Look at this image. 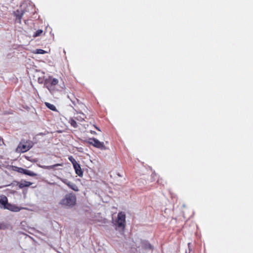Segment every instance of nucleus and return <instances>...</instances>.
I'll use <instances>...</instances> for the list:
<instances>
[{"label":"nucleus","mask_w":253,"mask_h":253,"mask_svg":"<svg viewBox=\"0 0 253 253\" xmlns=\"http://www.w3.org/2000/svg\"><path fill=\"white\" fill-rule=\"evenodd\" d=\"M77 198L75 194L70 193L67 194L60 200L59 205L62 207L70 209L73 207L76 204Z\"/></svg>","instance_id":"f257e3e1"},{"label":"nucleus","mask_w":253,"mask_h":253,"mask_svg":"<svg viewBox=\"0 0 253 253\" xmlns=\"http://www.w3.org/2000/svg\"><path fill=\"white\" fill-rule=\"evenodd\" d=\"M126 215L122 212H119L118 214L117 219L113 221V223L116 230H124L125 227Z\"/></svg>","instance_id":"f03ea898"},{"label":"nucleus","mask_w":253,"mask_h":253,"mask_svg":"<svg viewBox=\"0 0 253 253\" xmlns=\"http://www.w3.org/2000/svg\"><path fill=\"white\" fill-rule=\"evenodd\" d=\"M31 7V5H28L26 3H23L15 11V16H20L24 15L28 16L29 14H30L29 10V8Z\"/></svg>","instance_id":"7ed1b4c3"},{"label":"nucleus","mask_w":253,"mask_h":253,"mask_svg":"<svg viewBox=\"0 0 253 253\" xmlns=\"http://www.w3.org/2000/svg\"><path fill=\"white\" fill-rule=\"evenodd\" d=\"M33 143L32 141H29L25 142V141L22 140L18 146L17 150H18V149L21 148V151L22 152H25L30 150L33 147Z\"/></svg>","instance_id":"20e7f679"},{"label":"nucleus","mask_w":253,"mask_h":253,"mask_svg":"<svg viewBox=\"0 0 253 253\" xmlns=\"http://www.w3.org/2000/svg\"><path fill=\"white\" fill-rule=\"evenodd\" d=\"M90 144L101 150L106 149V147L104 145L103 142H100L98 139L95 138H90L88 141Z\"/></svg>","instance_id":"39448f33"},{"label":"nucleus","mask_w":253,"mask_h":253,"mask_svg":"<svg viewBox=\"0 0 253 253\" xmlns=\"http://www.w3.org/2000/svg\"><path fill=\"white\" fill-rule=\"evenodd\" d=\"M60 180L75 191H78V186L74 183L69 182L67 179L59 178Z\"/></svg>","instance_id":"423d86ee"},{"label":"nucleus","mask_w":253,"mask_h":253,"mask_svg":"<svg viewBox=\"0 0 253 253\" xmlns=\"http://www.w3.org/2000/svg\"><path fill=\"white\" fill-rule=\"evenodd\" d=\"M73 167L75 170L76 173L79 176L82 177L83 175V171H82L80 164H79L76 161L73 162Z\"/></svg>","instance_id":"0eeeda50"},{"label":"nucleus","mask_w":253,"mask_h":253,"mask_svg":"<svg viewBox=\"0 0 253 253\" xmlns=\"http://www.w3.org/2000/svg\"><path fill=\"white\" fill-rule=\"evenodd\" d=\"M22 209V208H19L14 205H12L10 203L7 205V206L4 207V209H7L13 212L19 211Z\"/></svg>","instance_id":"6e6552de"},{"label":"nucleus","mask_w":253,"mask_h":253,"mask_svg":"<svg viewBox=\"0 0 253 253\" xmlns=\"http://www.w3.org/2000/svg\"><path fill=\"white\" fill-rule=\"evenodd\" d=\"M52 77H49L48 79H45L44 82V85L51 93H54L55 91L54 87H53V86L48 85V84H49V80L50 81Z\"/></svg>","instance_id":"1a4fd4ad"},{"label":"nucleus","mask_w":253,"mask_h":253,"mask_svg":"<svg viewBox=\"0 0 253 253\" xmlns=\"http://www.w3.org/2000/svg\"><path fill=\"white\" fill-rule=\"evenodd\" d=\"M8 204L9 203H8L7 198L5 196L2 195L0 196V208L4 209V207L7 206V205H8Z\"/></svg>","instance_id":"9d476101"},{"label":"nucleus","mask_w":253,"mask_h":253,"mask_svg":"<svg viewBox=\"0 0 253 253\" xmlns=\"http://www.w3.org/2000/svg\"><path fill=\"white\" fill-rule=\"evenodd\" d=\"M68 98L71 100L72 104H71L70 106L72 107H73V106H75L77 102H78V99L76 98L75 95L72 93H70L67 95Z\"/></svg>","instance_id":"9b49d317"},{"label":"nucleus","mask_w":253,"mask_h":253,"mask_svg":"<svg viewBox=\"0 0 253 253\" xmlns=\"http://www.w3.org/2000/svg\"><path fill=\"white\" fill-rule=\"evenodd\" d=\"M14 182H16L17 185H19V187L20 188H23L25 187H29L32 185V183L31 182L27 181H21L20 183L14 181Z\"/></svg>","instance_id":"f8f14e48"},{"label":"nucleus","mask_w":253,"mask_h":253,"mask_svg":"<svg viewBox=\"0 0 253 253\" xmlns=\"http://www.w3.org/2000/svg\"><path fill=\"white\" fill-rule=\"evenodd\" d=\"M27 22H28V20L23 19L22 17H16L15 19V23L19 24L21 25L28 24Z\"/></svg>","instance_id":"ddd939ff"},{"label":"nucleus","mask_w":253,"mask_h":253,"mask_svg":"<svg viewBox=\"0 0 253 253\" xmlns=\"http://www.w3.org/2000/svg\"><path fill=\"white\" fill-rule=\"evenodd\" d=\"M141 247L146 250H152V245L147 241H143L141 242Z\"/></svg>","instance_id":"4468645a"},{"label":"nucleus","mask_w":253,"mask_h":253,"mask_svg":"<svg viewBox=\"0 0 253 253\" xmlns=\"http://www.w3.org/2000/svg\"><path fill=\"white\" fill-rule=\"evenodd\" d=\"M12 170L15 171H17L19 173L24 174L25 169L22 168H19L16 166H12Z\"/></svg>","instance_id":"2eb2a0df"},{"label":"nucleus","mask_w":253,"mask_h":253,"mask_svg":"<svg viewBox=\"0 0 253 253\" xmlns=\"http://www.w3.org/2000/svg\"><path fill=\"white\" fill-rule=\"evenodd\" d=\"M60 164H55V165H52V166H39L40 167L42 168V169H53L55 167H56L58 166H60Z\"/></svg>","instance_id":"dca6fc26"},{"label":"nucleus","mask_w":253,"mask_h":253,"mask_svg":"<svg viewBox=\"0 0 253 253\" xmlns=\"http://www.w3.org/2000/svg\"><path fill=\"white\" fill-rule=\"evenodd\" d=\"M24 174L27 175L31 176H35L37 175L36 173H34V172L31 171L27 169H25Z\"/></svg>","instance_id":"f3484780"},{"label":"nucleus","mask_w":253,"mask_h":253,"mask_svg":"<svg viewBox=\"0 0 253 253\" xmlns=\"http://www.w3.org/2000/svg\"><path fill=\"white\" fill-rule=\"evenodd\" d=\"M46 106L49 109L52 111H56V108L54 105L48 102L45 103Z\"/></svg>","instance_id":"a211bd4d"},{"label":"nucleus","mask_w":253,"mask_h":253,"mask_svg":"<svg viewBox=\"0 0 253 253\" xmlns=\"http://www.w3.org/2000/svg\"><path fill=\"white\" fill-rule=\"evenodd\" d=\"M58 80L56 79H55V78H52L51 80H50V81L49 80V83L50 84L51 86L55 85L58 84Z\"/></svg>","instance_id":"6ab92c4d"},{"label":"nucleus","mask_w":253,"mask_h":253,"mask_svg":"<svg viewBox=\"0 0 253 253\" xmlns=\"http://www.w3.org/2000/svg\"><path fill=\"white\" fill-rule=\"evenodd\" d=\"M43 33V31L42 30H38L37 31L35 34L33 35V37L36 38L39 37L41 35V34Z\"/></svg>","instance_id":"aec40b11"},{"label":"nucleus","mask_w":253,"mask_h":253,"mask_svg":"<svg viewBox=\"0 0 253 253\" xmlns=\"http://www.w3.org/2000/svg\"><path fill=\"white\" fill-rule=\"evenodd\" d=\"M70 124L71 125L75 128H76L78 126L76 122L73 119H71L70 120Z\"/></svg>","instance_id":"412c9836"},{"label":"nucleus","mask_w":253,"mask_h":253,"mask_svg":"<svg viewBox=\"0 0 253 253\" xmlns=\"http://www.w3.org/2000/svg\"><path fill=\"white\" fill-rule=\"evenodd\" d=\"M46 52L45 51H44V50L43 49H37L36 50V53H37V54H44L45 53H46Z\"/></svg>","instance_id":"4be33fe9"},{"label":"nucleus","mask_w":253,"mask_h":253,"mask_svg":"<svg viewBox=\"0 0 253 253\" xmlns=\"http://www.w3.org/2000/svg\"><path fill=\"white\" fill-rule=\"evenodd\" d=\"M69 160L71 161V162L72 163V164L73 165V163H73V162H74V161H76V160H75V159H74L72 156L70 157L69 158Z\"/></svg>","instance_id":"5701e85b"},{"label":"nucleus","mask_w":253,"mask_h":253,"mask_svg":"<svg viewBox=\"0 0 253 253\" xmlns=\"http://www.w3.org/2000/svg\"><path fill=\"white\" fill-rule=\"evenodd\" d=\"M61 88H65V85L64 84H62V86H61Z\"/></svg>","instance_id":"b1692460"},{"label":"nucleus","mask_w":253,"mask_h":253,"mask_svg":"<svg viewBox=\"0 0 253 253\" xmlns=\"http://www.w3.org/2000/svg\"><path fill=\"white\" fill-rule=\"evenodd\" d=\"M117 174H118V175L119 176H120V177L122 176H121V175L119 173H118Z\"/></svg>","instance_id":"393cba45"},{"label":"nucleus","mask_w":253,"mask_h":253,"mask_svg":"<svg viewBox=\"0 0 253 253\" xmlns=\"http://www.w3.org/2000/svg\"><path fill=\"white\" fill-rule=\"evenodd\" d=\"M95 128H96L97 130H99V131L100 130L99 129V128H98L97 127H96H96H95Z\"/></svg>","instance_id":"a878e982"},{"label":"nucleus","mask_w":253,"mask_h":253,"mask_svg":"<svg viewBox=\"0 0 253 253\" xmlns=\"http://www.w3.org/2000/svg\"><path fill=\"white\" fill-rule=\"evenodd\" d=\"M1 228H2V227H1V224H0V229H1Z\"/></svg>","instance_id":"bb28decb"}]
</instances>
